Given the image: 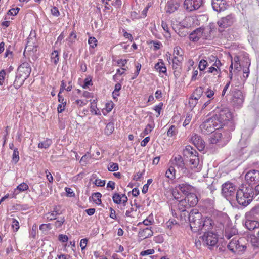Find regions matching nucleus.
I'll return each mask as SVG.
<instances>
[{"mask_svg":"<svg viewBox=\"0 0 259 259\" xmlns=\"http://www.w3.org/2000/svg\"><path fill=\"white\" fill-rule=\"evenodd\" d=\"M175 169L174 167L171 166L165 172V176L171 179L172 180L175 178Z\"/></svg>","mask_w":259,"mask_h":259,"instance_id":"7c9ffc66","label":"nucleus"},{"mask_svg":"<svg viewBox=\"0 0 259 259\" xmlns=\"http://www.w3.org/2000/svg\"><path fill=\"white\" fill-rule=\"evenodd\" d=\"M189 40L197 42L201 39L207 40L211 39V28L201 26L193 30L189 36Z\"/></svg>","mask_w":259,"mask_h":259,"instance_id":"7ed1b4c3","label":"nucleus"},{"mask_svg":"<svg viewBox=\"0 0 259 259\" xmlns=\"http://www.w3.org/2000/svg\"><path fill=\"white\" fill-rule=\"evenodd\" d=\"M52 144V140L47 138L44 141L40 142L38 145V147L39 148H48Z\"/></svg>","mask_w":259,"mask_h":259,"instance_id":"c756f323","label":"nucleus"},{"mask_svg":"<svg viewBox=\"0 0 259 259\" xmlns=\"http://www.w3.org/2000/svg\"><path fill=\"white\" fill-rule=\"evenodd\" d=\"M245 180L248 183V185H254L259 182V171L251 170L245 175Z\"/></svg>","mask_w":259,"mask_h":259,"instance_id":"9b49d317","label":"nucleus"},{"mask_svg":"<svg viewBox=\"0 0 259 259\" xmlns=\"http://www.w3.org/2000/svg\"><path fill=\"white\" fill-rule=\"evenodd\" d=\"M114 130V124L112 122H109L106 125L105 129V133L107 135H110L113 132Z\"/></svg>","mask_w":259,"mask_h":259,"instance_id":"473e14b6","label":"nucleus"},{"mask_svg":"<svg viewBox=\"0 0 259 259\" xmlns=\"http://www.w3.org/2000/svg\"><path fill=\"white\" fill-rule=\"evenodd\" d=\"M51 14L56 17H58L60 15V12L58 9V8L56 7H53L51 9Z\"/></svg>","mask_w":259,"mask_h":259,"instance_id":"5fc2aeb1","label":"nucleus"},{"mask_svg":"<svg viewBox=\"0 0 259 259\" xmlns=\"http://www.w3.org/2000/svg\"><path fill=\"white\" fill-rule=\"evenodd\" d=\"M65 190L67 193V195L69 197H73L75 195L73 190L70 188H66Z\"/></svg>","mask_w":259,"mask_h":259,"instance_id":"774afa93","label":"nucleus"},{"mask_svg":"<svg viewBox=\"0 0 259 259\" xmlns=\"http://www.w3.org/2000/svg\"><path fill=\"white\" fill-rule=\"evenodd\" d=\"M29 187L28 185L25 183H22L19 184L17 188L14 190V195H17L20 192H23L25 190H27L28 189Z\"/></svg>","mask_w":259,"mask_h":259,"instance_id":"c85d7f7f","label":"nucleus"},{"mask_svg":"<svg viewBox=\"0 0 259 259\" xmlns=\"http://www.w3.org/2000/svg\"><path fill=\"white\" fill-rule=\"evenodd\" d=\"M230 139V136L229 133L225 132L219 133L218 132L215 133L211 138V142L212 144H216L220 141L223 142H228Z\"/></svg>","mask_w":259,"mask_h":259,"instance_id":"ddd939ff","label":"nucleus"},{"mask_svg":"<svg viewBox=\"0 0 259 259\" xmlns=\"http://www.w3.org/2000/svg\"><path fill=\"white\" fill-rule=\"evenodd\" d=\"M19 160V151L17 148H15L14 150L13 155H12V161L15 163L18 162Z\"/></svg>","mask_w":259,"mask_h":259,"instance_id":"ea45409f","label":"nucleus"},{"mask_svg":"<svg viewBox=\"0 0 259 259\" xmlns=\"http://www.w3.org/2000/svg\"><path fill=\"white\" fill-rule=\"evenodd\" d=\"M37 44L36 42V38L29 36L27 38V42L25 48V51H32L35 52L36 51Z\"/></svg>","mask_w":259,"mask_h":259,"instance_id":"aec40b11","label":"nucleus"},{"mask_svg":"<svg viewBox=\"0 0 259 259\" xmlns=\"http://www.w3.org/2000/svg\"><path fill=\"white\" fill-rule=\"evenodd\" d=\"M198 154V152L190 146H187L184 150V155L189 157L190 167L195 172L200 171L202 168Z\"/></svg>","mask_w":259,"mask_h":259,"instance_id":"f03ea898","label":"nucleus"},{"mask_svg":"<svg viewBox=\"0 0 259 259\" xmlns=\"http://www.w3.org/2000/svg\"><path fill=\"white\" fill-rule=\"evenodd\" d=\"M180 219L182 221H186L187 220V218L188 216L189 217V213L186 210H185V211H180Z\"/></svg>","mask_w":259,"mask_h":259,"instance_id":"3c124183","label":"nucleus"},{"mask_svg":"<svg viewBox=\"0 0 259 259\" xmlns=\"http://www.w3.org/2000/svg\"><path fill=\"white\" fill-rule=\"evenodd\" d=\"M92 85V79L90 78H87L84 80V83L82 85V88L84 89H87L90 85Z\"/></svg>","mask_w":259,"mask_h":259,"instance_id":"49530a36","label":"nucleus"},{"mask_svg":"<svg viewBox=\"0 0 259 259\" xmlns=\"http://www.w3.org/2000/svg\"><path fill=\"white\" fill-rule=\"evenodd\" d=\"M237 191L236 186L229 181L222 185V194L227 199H230L231 197H234Z\"/></svg>","mask_w":259,"mask_h":259,"instance_id":"0eeeda50","label":"nucleus"},{"mask_svg":"<svg viewBox=\"0 0 259 259\" xmlns=\"http://www.w3.org/2000/svg\"><path fill=\"white\" fill-rule=\"evenodd\" d=\"M47 229H49V230L51 229L50 224H42L39 226V229L40 230H45Z\"/></svg>","mask_w":259,"mask_h":259,"instance_id":"338daca9","label":"nucleus"},{"mask_svg":"<svg viewBox=\"0 0 259 259\" xmlns=\"http://www.w3.org/2000/svg\"><path fill=\"white\" fill-rule=\"evenodd\" d=\"M95 184L97 186L102 187L105 185V181L99 179H96L94 182Z\"/></svg>","mask_w":259,"mask_h":259,"instance_id":"13d9d810","label":"nucleus"},{"mask_svg":"<svg viewBox=\"0 0 259 259\" xmlns=\"http://www.w3.org/2000/svg\"><path fill=\"white\" fill-rule=\"evenodd\" d=\"M177 131L176 127L175 125H171L168 129L167 135L168 137H172L177 134Z\"/></svg>","mask_w":259,"mask_h":259,"instance_id":"58836bf2","label":"nucleus"},{"mask_svg":"<svg viewBox=\"0 0 259 259\" xmlns=\"http://www.w3.org/2000/svg\"><path fill=\"white\" fill-rule=\"evenodd\" d=\"M163 106V104L162 103H160L158 105H156L154 107V110L157 113V117H158L160 114V111L162 109V107Z\"/></svg>","mask_w":259,"mask_h":259,"instance_id":"6e6d98bb","label":"nucleus"},{"mask_svg":"<svg viewBox=\"0 0 259 259\" xmlns=\"http://www.w3.org/2000/svg\"><path fill=\"white\" fill-rule=\"evenodd\" d=\"M12 227L14 229V231L16 232L19 229V223L18 221L15 219H13Z\"/></svg>","mask_w":259,"mask_h":259,"instance_id":"09e8293b","label":"nucleus"},{"mask_svg":"<svg viewBox=\"0 0 259 259\" xmlns=\"http://www.w3.org/2000/svg\"><path fill=\"white\" fill-rule=\"evenodd\" d=\"M232 80V84L231 87L233 88V87H239L240 85V81L238 77H235L234 79L231 80Z\"/></svg>","mask_w":259,"mask_h":259,"instance_id":"bf43d9fd","label":"nucleus"},{"mask_svg":"<svg viewBox=\"0 0 259 259\" xmlns=\"http://www.w3.org/2000/svg\"><path fill=\"white\" fill-rule=\"evenodd\" d=\"M203 233L204 235L202 236V238L204 243L210 246H214L217 244L218 241V237L217 234L209 231Z\"/></svg>","mask_w":259,"mask_h":259,"instance_id":"6e6552de","label":"nucleus"},{"mask_svg":"<svg viewBox=\"0 0 259 259\" xmlns=\"http://www.w3.org/2000/svg\"><path fill=\"white\" fill-rule=\"evenodd\" d=\"M101 197L102 194L99 192L94 193L92 194V197L94 202L98 205H100L102 203Z\"/></svg>","mask_w":259,"mask_h":259,"instance_id":"2f4dec72","label":"nucleus"},{"mask_svg":"<svg viewBox=\"0 0 259 259\" xmlns=\"http://www.w3.org/2000/svg\"><path fill=\"white\" fill-rule=\"evenodd\" d=\"M246 228L249 230H254L259 228V222L255 220H247L245 222Z\"/></svg>","mask_w":259,"mask_h":259,"instance_id":"a878e982","label":"nucleus"},{"mask_svg":"<svg viewBox=\"0 0 259 259\" xmlns=\"http://www.w3.org/2000/svg\"><path fill=\"white\" fill-rule=\"evenodd\" d=\"M52 61L55 64H57L59 61L58 52L57 51H54L51 56Z\"/></svg>","mask_w":259,"mask_h":259,"instance_id":"e433bc0d","label":"nucleus"},{"mask_svg":"<svg viewBox=\"0 0 259 259\" xmlns=\"http://www.w3.org/2000/svg\"><path fill=\"white\" fill-rule=\"evenodd\" d=\"M213 118H216V121L219 123V124L222 125V126H223L225 124V122L229 121L232 119V113L228 108H224L220 109L218 114H215Z\"/></svg>","mask_w":259,"mask_h":259,"instance_id":"423d86ee","label":"nucleus"},{"mask_svg":"<svg viewBox=\"0 0 259 259\" xmlns=\"http://www.w3.org/2000/svg\"><path fill=\"white\" fill-rule=\"evenodd\" d=\"M207 65V62L206 60L202 59L201 60L199 64V68L200 71H203L206 68Z\"/></svg>","mask_w":259,"mask_h":259,"instance_id":"a18cd8bd","label":"nucleus"},{"mask_svg":"<svg viewBox=\"0 0 259 259\" xmlns=\"http://www.w3.org/2000/svg\"><path fill=\"white\" fill-rule=\"evenodd\" d=\"M250 61L249 59H246V66H247V67L243 69V72L244 74H246V76H244V77L247 78L249 73V67L250 65Z\"/></svg>","mask_w":259,"mask_h":259,"instance_id":"37998d69","label":"nucleus"},{"mask_svg":"<svg viewBox=\"0 0 259 259\" xmlns=\"http://www.w3.org/2000/svg\"><path fill=\"white\" fill-rule=\"evenodd\" d=\"M200 128L203 134L209 135L213 133L215 130L222 128V125H219L216 121V118L212 117L207 119L200 126Z\"/></svg>","mask_w":259,"mask_h":259,"instance_id":"39448f33","label":"nucleus"},{"mask_svg":"<svg viewBox=\"0 0 259 259\" xmlns=\"http://www.w3.org/2000/svg\"><path fill=\"white\" fill-rule=\"evenodd\" d=\"M227 248L233 253H239L244 251L246 247L244 245L240 244V241L234 238L228 244Z\"/></svg>","mask_w":259,"mask_h":259,"instance_id":"1a4fd4ad","label":"nucleus"},{"mask_svg":"<svg viewBox=\"0 0 259 259\" xmlns=\"http://www.w3.org/2000/svg\"><path fill=\"white\" fill-rule=\"evenodd\" d=\"M192 115L190 113H188L186 115V117L184 120V122H183V126H186L187 125H188L191 119H192Z\"/></svg>","mask_w":259,"mask_h":259,"instance_id":"de8ad7c7","label":"nucleus"},{"mask_svg":"<svg viewBox=\"0 0 259 259\" xmlns=\"http://www.w3.org/2000/svg\"><path fill=\"white\" fill-rule=\"evenodd\" d=\"M154 127V124L153 123V122L151 124H148L147 126H146L145 130H144V135H148L149 133H150Z\"/></svg>","mask_w":259,"mask_h":259,"instance_id":"79ce46f5","label":"nucleus"},{"mask_svg":"<svg viewBox=\"0 0 259 259\" xmlns=\"http://www.w3.org/2000/svg\"><path fill=\"white\" fill-rule=\"evenodd\" d=\"M211 6L215 11L220 12L227 9L228 4L226 0H212Z\"/></svg>","mask_w":259,"mask_h":259,"instance_id":"2eb2a0df","label":"nucleus"},{"mask_svg":"<svg viewBox=\"0 0 259 259\" xmlns=\"http://www.w3.org/2000/svg\"><path fill=\"white\" fill-rule=\"evenodd\" d=\"M234 21V18L232 14L223 17L218 22L219 26L222 28L231 26Z\"/></svg>","mask_w":259,"mask_h":259,"instance_id":"6ab92c4d","label":"nucleus"},{"mask_svg":"<svg viewBox=\"0 0 259 259\" xmlns=\"http://www.w3.org/2000/svg\"><path fill=\"white\" fill-rule=\"evenodd\" d=\"M213 224V222L210 218L206 217L204 220L203 219L200 231H201V233L209 231L211 229Z\"/></svg>","mask_w":259,"mask_h":259,"instance_id":"412c9836","label":"nucleus"},{"mask_svg":"<svg viewBox=\"0 0 259 259\" xmlns=\"http://www.w3.org/2000/svg\"><path fill=\"white\" fill-rule=\"evenodd\" d=\"M203 0H185L184 6L189 11L197 10L203 5Z\"/></svg>","mask_w":259,"mask_h":259,"instance_id":"f8f14e48","label":"nucleus"},{"mask_svg":"<svg viewBox=\"0 0 259 259\" xmlns=\"http://www.w3.org/2000/svg\"><path fill=\"white\" fill-rule=\"evenodd\" d=\"M113 105H114V104L112 102L108 103L106 104L105 110L107 111V112L108 113L112 110V109L113 108Z\"/></svg>","mask_w":259,"mask_h":259,"instance_id":"69168bd1","label":"nucleus"},{"mask_svg":"<svg viewBox=\"0 0 259 259\" xmlns=\"http://www.w3.org/2000/svg\"><path fill=\"white\" fill-rule=\"evenodd\" d=\"M87 242H88V240L86 238L82 239L81 240L80 242V247L81 248L82 250H83L85 248L87 244Z\"/></svg>","mask_w":259,"mask_h":259,"instance_id":"e2e57ef3","label":"nucleus"},{"mask_svg":"<svg viewBox=\"0 0 259 259\" xmlns=\"http://www.w3.org/2000/svg\"><path fill=\"white\" fill-rule=\"evenodd\" d=\"M197 103V101L194 99L193 97H191L189 99V105L191 108L193 109L196 106Z\"/></svg>","mask_w":259,"mask_h":259,"instance_id":"603ef678","label":"nucleus"},{"mask_svg":"<svg viewBox=\"0 0 259 259\" xmlns=\"http://www.w3.org/2000/svg\"><path fill=\"white\" fill-rule=\"evenodd\" d=\"M58 239L62 242H66L68 241V238L67 235L60 234L58 236Z\"/></svg>","mask_w":259,"mask_h":259,"instance_id":"052dcab7","label":"nucleus"},{"mask_svg":"<svg viewBox=\"0 0 259 259\" xmlns=\"http://www.w3.org/2000/svg\"><path fill=\"white\" fill-rule=\"evenodd\" d=\"M188 219L192 231L194 232L200 231L203 222L201 213L197 209H192L189 214Z\"/></svg>","mask_w":259,"mask_h":259,"instance_id":"20e7f679","label":"nucleus"},{"mask_svg":"<svg viewBox=\"0 0 259 259\" xmlns=\"http://www.w3.org/2000/svg\"><path fill=\"white\" fill-rule=\"evenodd\" d=\"M172 164L177 167L178 169L181 170L183 173L186 174L187 169L185 166L183 158L180 155L175 156L172 159Z\"/></svg>","mask_w":259,"mask_h":259,"instance_id":"dca6fc26","label":"nucleus"},{"mask_svg":"<svg viewBox=\"0 0 259 259\" xmlns=\"http://www.w3.org/2000/svg\"><path fill=\"white\" fill-rule=\"evenodd\" d=\"M31 71L30 64L27 62H24L18 67L17 73L27 79L29 76Z\"/></svg>","mask_w":259,"mask_h":259,"instance_id":"4468645a","label":"nucleus"},{"mask_svg":"<svg viewBox=\"0 0 259 259\" xmlns=\"http://www.w3.org/2000/svg\"><path fill=\"white\" fill-rule=\"evenodd\" d=\"M154 67L159 72L166 73L167 69L162 59H159L158 62L155 65Z\"/></svg>","mask_w":259,"mask_h":259,"instance_id":"cd10ccee","label":"nucleus"},{"mask_svg":"<svg viewBox=\"0 0 259 259\" xmlns=\"http://www.w3.org/2000/svg\"><path fill=\"white\" fill-rule=\"evenodd\" d=\"M155 252V251L153 249H148L146 250L142 251L140 253L141 256H145L150 254H152Z\"/></svg>","mask_w":259,"mask_h":259,"instance_id":"8fccbe9b","label":"nucleus"},{"mask_svg":"<svg viewBox=\"0 0 259 259\" xmlns=\"http://www.w3.org/2000/svg\"><path fill=\"white\" fill-rule=\"evenodd\" d=\"M190 207H191L190 206H189L185 198L179 201L178 208L180 211H185V210H186L187 209Z\"/></svg>","mask_w":259,"mask_h":259,"instance_id":"bb28decb","label":"nucleus"},{"mask_svg":"<svg viewBox=\"0 0 259 259\" xmlns=\"http://www.w3.org/2000/svg\"><path fill=\"white\" fill-rule=\"evenodd\" d=\"M118 165L116 163L110 162L108 166V169L110 171H115L118 170Z\"/></svg>","mask_w":259,"mask_h":259,"instance_id":"a19ab883","label":"nucleus"},{"mask_svg":"<svg viewBox=\"0 0 259 259\" xmlns=\"http://www.w3.org/2000/svg\"><path fill=\"white\" fill-rule=\"evenodd\" d=\"M6 75V72L4 70L0 71V85H2L4 82L5 77Z\"/></svg>","mask_w":259,"mask_h":259,"instance_id":"680f3d73","label":"nucleus"},{"mask_svg":"<svg viewBox=\"0 0 259 259\" xmlns=\"http://www.w3.org/2000/svg\"><path fill=\"white\" fill-rule=\"evenodd\" d=\"M58 214H60L59 212H57V211L53 210L51 213H48L46 214V219L48 221L55 220Z\"/></svg>","mask_w":259,"mask_h":259,"instance_id":"c9c22d12","label":"nucleus"},{"mask_svg":"<svg viewBox=\"0 0 259 259\" xmlns=\"http://www.w3.org/2000/svg\"><path fill=\"white\" fill-rule=\"evenodd\" d=\"M153 235V231L148 227L140 229L138 233V237L141 240L149 238Z\"/></svg>","mask_w":259,"mask_h":259,"instance_id":"b1692460","label":"nucleus"},{"mask_svg":"<svg viewBox=\"0 0 259 259\" xmlns=\"http://www.w3.org/2000/svg\"><path fill=\"white\" fill-rule=\"evenodd\" d=\"M189 186L186 184H181L179 185L178 188L184 194H186L188 192L189 189Z\"/></svg>","mask_w":259,"mask_h":259,"instance_id":"f704fd0d","label":"nucleus"},{"mask_svg":"<svg viewBox=\"0 0 259 259\" xmlns=\"http://www.w3.org/2000/svg\"><path fill=\"white\" fill-rule=\"evenodd\" d=\"M122 194L120 195L119 193H115L113 195L112 199L115 204H121Z\"/></svg>","mask_w":259,"mask_h":259,"instance_id":"72a5a7b5","label":"nucleus"},{"mask_svg":"<svg viewBox=\"0 0 259 259\" xmlns=\"http://www.w3.org/2000/svg\"><path fill=\"white\" fill-rule=\"evenodd\" d=\"M185 199L190 207H193L196 205L198 201L196 194L193 193L187 194Z\"/></svg>","mask_w":259,"mask_h":259,"instance_id":"5701e85b","label":"nucleus"},{"mask_svg":"<svg viewBox=\"0 0 259 259\" xmlns=\"http://www.w3.org/2000/svg\"><path fill=\"white\" fill-rule=\"evenodd\" d=\"M180 6V4L177 0H169L166 4V12L172 13L175 12Z\"/></svg>","mask_w":259,"mask_h":259,"instance_id":"4be33fe9","label":"nucleus"},{"mask_svg":"<svg viewBox=\"0 0 259 259\" xmlns=\"http://www.w3.org/2000/svg\"><path fill=\"white\" fill-rule=\"evenodd\" d=\"M182 59L183 57L181 56L179 58L175 56L172 59V68L174 70V74L176 77L180 76Z\"/></svg>","mask_w":259,"mask_h":259,"instance_id":"a211bd4d","label":"nucleus"},{"mask_svg":"<svg viewBox=\"0 0 259 259\" xmlns=\"http://www.w3.org/2000/svg\"><path fill=\"white\" fill-rule=\"evenodd\" d=\"M205 206L209 209L214 208V201L211 199H206L204 201Z\"/></svg>","mask_w":259,"mask_h":259,"instance_id":"4c0bfd02","label":"nucleus"},{"mask_svg":"<svg viewBox=\"0 0 259 259\" xmlns=\"http://www.w3.org/2000/svg\"><path fill=\"white\" fill-rule=\"evenodd\" d=\"M191 140L200 151H203L204 149L205 146V142L199 136L196 134H193Z\"/></svg>","mask_w":259,"mask_h":259,"instance_id":"f3484780","label":"nucleus"},{"mask_svg":"<svg viewBox=\"0 0 259 259\" xmlns=\"http://www.w3.org/2000/svg\"><path fill=\"white\" fill-rule=\"evenodd\" d=\"M232 94L233 104L237 107H240L244 101V97L242 92L237 89L233 88L232 90Z\"/></svg>","mask_w":259,"mask_h":259,"instance_id":"9d476101","label":"nucleus"},{"mask_svg":"<svg viewBox=\"0 0 259 259\" xmlns=\"http://www.w3.org/2000/svg\"><path fill=\"white\" fill-rule=\"evenodd\" d=\"M26 79V78L17 73L15 79L13 83V85L15 88H19L23 84L24 81Z\"/></svg>","mask_w":259,"mask_h":259,"instance_id":"393cba45","label":"nucleus"},{"mask_svg":"<svg viewBox=\"0 0 259 259\" xmlns=\"http://www.w3.org/2000/svg\"><path fill=\"white\" fill-rule=\"evenodd\" d=\"M88 43L90 45V47L93 48H94L97 46V40L94 37H90L88 40Z\"/></svg>","mask_w":259,"mask_h":259,"instance_id":"c03bdc74","label":"nucleus"},{"mask_svg":"<svg viewBox=\"0 0 259 259\" xmlns=\"http://www.w3.org/2000/svg\"><path fill=\"white\" fill-rule=\"evenodd\" d=\"M64 222L65 219L64 218H61L60 220H58L55 222V226L57 228H60Z\"/></svg>","mask_w":259,"mask_h":259,"instance_id":"4d7b16f0","label":"nucleus"},{"mask_svg":"<svg viewBox=\"0 0 259 259\" xmlns=\"http://www.w3.org/2000/svg\"><path fill=\"white\" fill-rule=\"evenodd\" d=\"M253 195L254 188L252 186L243 185L237 190L236 199L239 205L246 207L252 201Z\"/></svg>","mask_w":259,"mask_h":259,"instance_id":"f257e3e1","label":"nucleus"},{"mask_svg":"<svg viewBox=\"0 0 259 259\" xmlns=\"http://www.w3.org/2000/svg\"><path fill=\"white\" fill-rule=\"evenodd\" d=\"M204 90L203 88L201 87H199L198 88H197L195 90L194 93H195V94H197L200 96H201L203 93Z\"/></svg>","mask_w":259,"mask_h":259,"instance_id":"0e129e2a","label":"nucleus"},{"mask_svg":"<svg viewBox=\"0 0 259 259\" xmlns=\"http://www.w3.org/2000/svg\"><path fill=\"white\" fill-rule=\"evenodd\" d=\"M20 9L19 8H13L10 9L7 13L8 15H16L19 12Z\"/></svg>","mask_w":259,"mask_h":259,"instance_id":"864d4df0","label":"nucleus"}]
</instances>
